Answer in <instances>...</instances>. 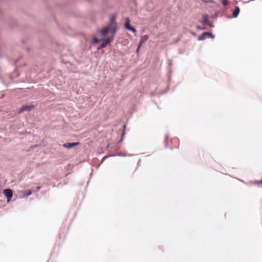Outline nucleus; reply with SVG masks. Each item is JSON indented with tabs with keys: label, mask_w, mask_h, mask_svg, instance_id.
I'll return each mask as SVG.
<instances>
[{
	"label": "nucleus",
	"mask_w": 262,
	"mask_h": 262,
	"mask_svg": "<svg viewBox=\"0 0 262 262\" xmlns=\"http://www.w3.org/2000/svg\"><path fill=\"white\" fill-rule=\"evenodd\" d=\"M148 38H149V36L147 35L142 36L140 39V43L139 45V48H140L141 46H142V45L143 43H144V42H145L147 40Z\"/></svg>",
	"instance_id": "nucleus-6"
},
{
	"label": "nucleus",
	"mask_w": 262,
	"mask_h": 262,
	"mask_svg": "<svg viewBox=\"0 0 262 262\" xmlns=\"http://www.w3.org/2000/svg\"><path fill=\"white\" fill-rule=\"evenodd\" d=\"M204 34L206 35V37H213L212 33L209 32H204Z\"/></svg>",
	"instance_id": "nucleus-10"
},
{
	"label": "nucleus",
	"mask_w": 262,
	"mask_h": 262,
	"mask_svg": "<svg viewBox=\"0 0 262 262\" xmlns=\"http://www.w3.org/2000/svg\"><path fill=\"white\" fill-rule=\"evenodd\" d=\"M109 32L112 34V36L110 38H107L104 40L99 49H102L105 48L107 45V44H108L113 40V36L116 32V24L113 21L110 25L103 28L101 31V34L103 36Z\"/></svg>",
	"instance_id": "nucleus-1"
},
{
	"label": "nucleus",
	"mask_w": 262,
	"mask_h": 262,
	"mask_svg": "<svg viewBox=\"0 0 262 262\" xmlns=\"http://www.w3.org/2000/svg\"><path fill=\"white\" fill-rule=\"evenodd\" d=\"M139 49H140V48H139V46H138V48H137V49L136 50L137 52H138L139 51Z\"/></svg>",
	"instance_id": "nucleus-15"
},
{
	"label": "nucleus",
	"mask_w": 262,
	"mask_h": 262,
	"mask_svg": "<svg viewBox=\"0 0 262 262\" xmlns=\"http://www.w3.org/2000/svg\"><path fill=\"white\" fill-rule=\"evenodd\" d=\"M130 21L129 18H127V17L126 18L125 25H124L125 28L127 30L132 31L133 33H136V29L134 27H133L130 26Z\"/></svg>",
	"instance_id": "nucleus-2"
},
{
	"label": "nucleus",
	"mask_w": 262,
	"mask_h": 262,
	"mask_svg": "<svg viewBox=\"0 0 262 262\" xmlns=\"http://www.w3.org/2000/svg\"><path fill=\"white\" fill-rule=\"evenodd\" d=\"M39 189H40V187H37V190H39Z\"/></svg>",
	"instance_id": "nucleus-17"
},
{
	"label": "nucleus",
	"mask_w": 262,
	"mask_h": 262,
	"mask_svg": "<svg viewBox=\"0 0 262 262\" xmlns=\"http://www.w3.org/2000/svg\"><path fill=\"white\" fill-rule=\"evenodd\" d=\"M239 11H240L239 8L238 7H236L234 9V11L233 13V17H237L239 13Z\"/></svg>",
	"instance_id": "nucleus-8"
},
{
	"label": "nucleus",
	"mask_w": 262,
	"mask_h": 262,
	"mask_svg": "<svg viewBox=\"0 0 262 262\" xmlns=\"http://www.w3.org/2000/svg\"><path fill=\"white\" fill-rule=\"evenodd\" d=\"M206 38V35L204 34L203 33L201 36H199V39L200 40H202L205 39Z\"/></svg>",
	"instance_id": "nucleus-9"
},
{
	"label": "nucleus",
	"mask_w": 262,
	"mask_h": 262,
	"mask_svg": "<svg viewBox=\"0 0 262 262\" xmlns=\"http://www.w3.org/2000/svg\"><path fill=\"white\" fill-rule=\"evenodd\" d=\"M261 183L262 184V180L260 182H258L257 183Z\"/></svg>",
	"instance_id": "nucleus-16"
},
{
	"label": "nucleus",
	"mask_w": 262,
	"mask_h": 262,
	"mask_svg": "<svg viewBox=\"0 0 262 262\" xmlns=\"http://www.w3.org/2000/svg\"><path fill=\"white\" fill-rule=\"evenodd\" d=\"M79 144V142L67 143L63 144V146L67 148H71Z\"/></svg>",
	"instance_id": "nucleus-4"
},
{
	"label": "nucleus",
	"mask_w": 262,
	"mask_h": 262,
	"mask_svg": "<svg viewBox=\"0 0 262 262\" xmlns=\"http://www.w3.org/2000/svg\"><path fill=\"white\" fill-rule=\"evenodd\" d=\"M32 192L30 190H27L25 191H24V193L25 195L28 196L31 194Z\"/></svg>",
	"instance_id": "nucleus-11"
},
{
	"label": "nucleus",
	"mask_w": 262,
	"mask_h": 262,
	"mask_svg": "<svg viewBox=\"0 0 262 262\" xmlns=\"http://www.w3.org/2000/svg\"><path fill=\"white\" fill-rule=\"evenodd\" d=\"M126 127V125H124V128H125Z\"/></svg>",
	"instance_id": "nucleus-18"
},
{
	"label": "nucleus",
	"mask_w": 262,
	"mask_h": 262,
	"mask_svg": "<svg viewBox=\"0 0 262 262\" xmlns=\"http://www.w3.org/2000/svg\"><path fill=\"white\" fill-rule=\"evenodd\" d=\"M34 107V105H24L21 107L19 110V113L25 111H30Z\"/></svg>",
	"instance_id": "nucleus-5"
},
{
	"label": "nucleus",
	"mask_w": 262,
	"mask_h": 262,
	"mask_svg": "<svg viewBox=\"0 0 262 262\" xmlns=\"http://www.w3.org/2000/svg\"><path fill=\"white\" fill-rule=\"evenodd\" d=\"M202 23L205 25L208 24V17L206 15H203Z\"/></svg>",
	"instance_id": "nucleus-7"
},
{
	"label": "nucleus",
	"mask_w": 262,
	"mask_h": 262,
	"mask_svg": "<svg viewBox=\"0 0 262 262\" xmlns=\"http://www.w3.org/2000/svg\"><path fill=\"white\" fill-rule=\"evenodd\" d=\"M99 40L97 37H94L93 39V43H97L99 42Z\"/></svg>",
	"instance_id": "nucleus-14"
},
{
	"label": "nucleus",
	"mask_w": 262,
	"mask_h": 262,
	"mask_svg": "<svg viewBox=\"0 0 262 262\" xmlns=\"http://www.w3.org/2000/svg\"><path fill=\"white\" fill-rule=\"evenodd\" d=\"M222 3L224 6H226L228 4V0H222Z\"/></svg>",
	"instance_id": "nucleus-13"
},
{
	"label": "nucleus",
	"mask_w": 262,
	"mask_h": 262,
	"mask_svg": "<svg viewBox=\"0 0 262 262\" xmlns=\"http://www.w3.org/2000/svg\"><path fill=\"white\" fill-rule=\"evenodd\" d=\"M4 194L7 197L8 202H9L13 195L12 191L10 189H5Z\"/></svg>",
	"instance_id": "nucleus-3"
},
{
	"label": "nucleus",
	"mask_w": 262,
	"mask_h": 262,
	"mask_svg": "<svg viewBox=\"0 0 262 262\" xmlns=\"http://www.w3.org/2000/svg\"><path fill=\"white\" fill-rule=\"evenodd\" d=\"M169 140V138L167 136H166L165 138V141H164L166 146H167L168 145V143Z\"/></svg>",
	"instance_id": "nucleus-12"
}]
</instances>
